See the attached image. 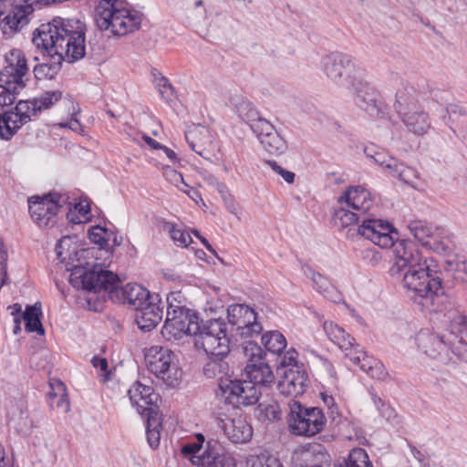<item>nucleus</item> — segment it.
Masks as SVG:
<instances>
[{
  "label": "nucleus",
  "mask_w": 467,
  "mask_h": 467,
  "mask_svg": "<svg viewBox=\"0 0 467 467\" xmlns=\"http://www.w3.org/2000/svg\"><path fill=\"white\" fill-rule=\"evenodd\" d=\"M392 276H401V285L407 296L422 309L439 311L443 288L435 261L422 254L411 241L400 240L395 245L394 263L389 268Z\"/></svg>",
  "instance_id": "nucleus-1"
},
{
  "label": "nucleus",
  "mask_w": 467,
  "mask_h": 467,
  "mask_svg": "<svg viewBox=\"0 0 467 467\" xmlns=\"http://www.w3.org/2000/svg\"><path fill=\"white\" fill-rule=\"evenodd\" d=\"M67 270L71 272L69 283L74 287L94 293L107 291L112 301L129 304L134 310L141 308L155 297V295H150L146 288L138 284L119 286L117 275L104 270L99 265L91 268L78 265L67 268Z\"/></svg>",
  "instance_id": "nucleus-2"
},
{
  "label": "nucleus",
  "mask_w": 467,
  "mask_h": 467,
  "mask_svg": "<svg viewBox=\"0 0 467 467\" xmlns=\"http://www.w3.org/2000/svg\"><path fill=\"white\" fill-rule=\"evenodd\" d=\"M85 31V25L79 20L56 18L34 33L33 43L62 61L74 62L86 54Z\"/></svg>",
  "instance_id": "nucleus-3"
},
{
  "label": "nucleus",
  "mask_w": 467,
  "mask_h": 467,
  "mask_svg": "<svg viewBox=\"0 0 467 467\" xmlns=\"http://www.w3.org/2000/svg\"><path fill=\"white\" fill-rule=\"evenodd\" d=\"M95 22L99 30L121 36L139 28L140 18L119 8L118 0H100L95 9Z\"/></svg>",
  "instance_id": "nucleus-4"
},
{
  "label": "nucleus",
  "mask_w": 467,
  "mask_h": 467,
  "mask_svg": "<svg viewBox=\"0 0 467 467\" xmlns=\"http://www.w3.org/2000/svg\"><path fill=\"white\" fill-rule=\"evenodd\" d=\"M286 421L291 433L312 437L323 431L327 419L320 408L304 407L295 400H289Z\"/></svg>",
  "instance_id": "nucleus-5"
},
{
  "label": "nucleus",
  "mask_w": 467,
  "mask_h": 467,
  "mask_svg": "<svg viewBox=\"0 0 467 467\" xmlns=\"http://www.w3.org/2000/svg\"><path fill=\"white\" fill-rule=\"evenodd\" d=\"M194 345L207 356H227L230 351V340L226 333V324L220 319L207 321L199 327L194 337Z\"/></svg>",
  "instance_id": "nucleus-6"
},
{
  "label": "nucleus",
  "mask_w": 467,
  "mask_h": 467,
  "mask_svg": "<svg viewBox=\"0 0 467 467\" xmlns=\"http://www.w3.org/2000/svg\"><path fill=\"white\" fill-rule=\"evenodd\" d=\"M408 229L420 244L435 253H449L453 246L451 233L444 227L433 225L424 220H413Z\"/></svg>",
  "instance_id": "nucleus-7"
},
{
  "label": "nucleus",
  "mask_w": 467,
  "mask_h": 467,
  "mask_svg": "<svg viewBox=\"0 0 467 467\" xmlns=\"http://www.w3.org/2000/svg\"><path fill=\"white\" fill-rule=\"evenodd\" d=\"M174 359L173 352L161 346L150 347L145 354L148 369L170 387L178 385L182 375Z\"/></svg>",
  "instance_id": "nucleus-8"
},
{
  "label": "nucleus",
  "mask_w": 467,
  "mask_h": 467,
  "mask_svg": "<svg viewBox=\"0 0 467 467\" xmlns=\"http://www.w3.org/2000/svg\"><path fill=\"white\" fill-rule=\"evenodd\" d=\"M168 304L166 320L161 329L162 337L168 341L179 340L186 335L195 337L200 327L198 317L183 306H175L170 302Z\"/></svg>",
  "instance_id": "nucleus-9"
},
{
  "label": "nucleus",
  "mask_w": 467,
  "mask_h": 467,
  "mask_svg": "<svg viewBox=\"0 0 467 467\" xmlns=\"http://www.w3.org/2000/svg\"><path fill=\"white\" fill-rule=\"evenodd\" d=\"M321 69L335 84L347 88L348 79H353L364 70L357 67L351 57L342 52H331L321 58Z\"/></svg>",
  "instance_id": "nucleus-10"
},
{
  "label": "nucleus",
  "mask_w": 467,
  "mask_h": 467,
  "mask_svg": "<svg viewBox=\"0 0 467 467\" xmlns=\"http://www.w3.org/2000/svg\"><path fill=\"white\" fill-rule=\"evenodd\" d=\"M216 396L233 407L250 406L259 399V391L248 379L223 380Z\"/></svg>",
  "instance_id": "nucleus-11"
},
{
  "label": "nucleus",
  "mask_w": 467,
  "mask_h": 467,
  "mask_svg": "<svg viewBox=\"0 0 467 467\" xmlns=\"http://www.w3.org/2000/svg\"><path fill=\"white\" fill-rule=\"evenodd\" d=\"M29 67L24 52L12 49L5 55V66L0 71V82L9 90H22L26 87Z\"/></svg>",
  "instance_id": "nucleus-12"
},
{
  "label": "nucleus",
  "mask_w": 467,
  "mask_h": 467,
  "mask_svg": "<svg viewBox=\"0 0 467 467\" xmlns=\"http://www.w3.org/2000/svg\"><path fill=\"white\" fill-rule=\"evenodd\" d=\"M361 235L374 244L381 248H393L395 254V245L399 242H395L398 233L388 221L371 218L366 216L362 218V223L359 225Z\"/></svg>",
  "instance_id": "nucleus-13"
},
{
  "label": "nucleus",
  "mask_w": 467,
  "mask_h": 467,
  "mask_svg": "<svg viewBox=\"0 0 467 467\" xmlns=\"http://www.w3.org/2000/svg\"><path fill=\"white\" fill-rule=\"evenodd\" d=\"M346 88L354 94L356 104L370 116H379L381 112V103L376 89L365 79L364 71L353 79H348Z\"/></svg>",
  "instance_id": "nucleus-14"
},
{
  "label": "nucleus",
  "mask_w": 467,
  "mask_h": 467,
  "mask_svg": "<svg viewBox=\"0 0 467 467\" xmlns=\"http://www.w3.org/2000/svg\"><path fill=\"white\" fill-rule=\"evenodd\" d=\"M449 320L448 339L451 342L450 355L467 363V317L458 310L447 313Z\"/></svg>",
  "instance_id": "nucleus-15"
},
{
  "label": "nucleus",
  "mask_w": 467,
  "mask_h": 467,
  "mask_svg": "<svg viewBox=\"0 0 467 467\" xmlns=\"http://www.w3.org/2000/svg\"><path fill=\"white\" fill-rule=\"evenodd\" d=\"M59 193L54 192L43 197L33 196L28 200V208L32 219L39 226H52L60 208Z\"/></svg>",
  "instance_id": "nucleus-16"
},
{
  "label": "nucleus",
  "mask_w": 467,
  "mask_h": 467,
  "mask_svg": "<svg viewBox=\"0 0 467 467\" xmlns=\"http://www.w3.org/2000/svg\"><path fill=\"white\" fill-rule=\"evenodd\" d=\"M230 324L236 327V332L242 337H254L260 335L263 327L256 321V313L246 305H232L227 309Z\"/></svg>",
  "instance_id": "nucleus-17"
},
{
  "label": "nucleus",
  "mask_w": 467,
  "mask_h": 467,
  "mask_svg": "<svg viewBox=\"0 0 467 467\" xmlns=\"http://www.w3.org/2000/svg\"><path fill=\"white\" fill-rule=\"evenodd\" d=\"M448 331L449 327L441 335L420 331L416 337L418 345L431 358L444 364L448 363L451 360L450 355L451 342H449Z\"/></svg>",
  "instance_id": "nucleus-18"
},
{
  "label": "nucleus",
  "mask_w": 467,
  "mask_h": 467,
  "mask_svg": "<svg viewBox=\"0 0 467 467\" xmlns=\"http://www.w3.org/2000/svg\"><path fill=\"white\" fill-rule=\"evenodd\" d=\"M278 382L277 389L283 396L297 397L306 392L308 376L303 365L285 369Z\"/></svg>",
  "instance_id": "nucleus-19"
},
{
  "label": "nucleus",
  "mask_w": 467,
  "mask_h": 467,
  "mask_svg": "<svg viewBox=\"0 0 467 467\" xmlns=\"http://www.w3.org/2000/svg\"><path fill=\"white\" fill-rule=\"evenodd\" d=\"M201 467H235V460L225 448L216 441H209L205 451L197 457Z\"/></svg>",
  "instance_id": "nucleus-20"
},
{
  "label": "nucleus",
  "mask_w": 467,
  "mask_h": 467,
  "mask_svg": "<svg viewBox=\"0 0 467 467\" xmlns=\"http://www.w3.org/2000/svg\"><path fill=\"white\" fill-rule=\"evenodd\" d=\"M254 133L261 144L270 154H283L286 149V141L277 133L269 121H260L254 125Z\"/></svg>",
  "instance_id": "nucleus-21"
},
{
  "label": "nucleus",
  "mask_w": 467,
  "mask_h": 467,
  "mask_svg": "<svg viewBox=\"0 0 467 467\" xmlns=\"http://www.w3.org/2000/svg\"><path fill=\"white\" fill-rule=\"evenodd\" d=\"M128 395L131 404L137 408L138 412L141 415L148 416V408H158L157 402L160 396L150 386L135 382L128 390Z\"/></svg>",
  "instance_id": "nucleus-22"
},
{
  "label": "nucleus",
  "mask_w": 467,
  "mask_h": 467,
  "mask_svg": "<svg viewBox=\"0 0 467 467\" xmlns=\"http://www.w3.org/2000/svg\"><path fill=\"white\" fill-rule=\"evenodd\" d=\"M349 359L355 365L359 366L360 369L372 379L380 381H387L389 379V373L384 364L373 357L367 355L361 347L355 351L354 355H350Z\"/></svg>",
  "instance_id": "nucleus-23"
},
{
  "label": "nucleus",
  "mask_w": 467,
  "mask_h": 467,
  "mask_svg": "<svg viewBox=\"0 0 467 467\" xmlns=\"http://www.w3.org/2000/svg\"><path fill=\"white\" fill-rule=\"evenodd\" d=\"M323 328L327 337L345 352L347 358H350V355H354L355 351L360 348L358 344H356L355 338L337 324L332 321H326L324 322Z\"/></svg>",
  "instance_id": "nucleus-24"
},
{
  "label": "nucleus",
  "mask_w": 467,
  "mask_h": 467,
  "mask_svg": "<svg viewBox=\"0 0 467 467\" xmlns=\"http://www.w3.org/2000/svg\"><path fill=\"white\" fill-rule=\"evenodd\" d=\"M159 302L158 295H155V297L145 306L135 310V320L141 330L150 331L161 322L162 318V309L160 307Z\"/></svg>",
  "instance_id": "nucleus-25"
},
{
  "label": "nucleus",
  "mask_w": 467,
  "mask_h": 467,
  "mask_svg": "<svg viewBox=\"0 0 467 467\" xmlns=\"http://www.w3.org/2000/svg\"><path fill=\"white\" fill-rule=\"evenodd\" d=\"M340 203L345 202L348 207L366 217V213L371 206L369 192L361 186L349 187L338 198Z\"/></svg>",
  "instance_id": "nucleus-26"
},
{
  "label": "nucleus",
  "mask_w": 467,
  "mask_h": 467,
  "mask_svg": "<svg viewBox=\"0 0 467 467\" xmlns=\"http://www.w3.org/2000/svg\"><path fill=\"white\" fill-rule=\"evenodd\" d=\"M301 467H330V457L321 444H314L296 454Z\"/></svg>",
  "instance_id": "nucleus-27"
},
{
  "label": "nucleus",
  "mask_w": 467,
  "mask_h": 467,
  "mask_svg": "<svg viewBox=\"0 0 467 467\" xmlns=\"http://www.w3.org/2000/svg\"><path fill=\"white\" fill-rule=\"evenodd\" d=\"M224 434L234 443H245L253 435L252 427L243 419H227L222 420Z\"/></svg>",
  "instance_id": "nucleus-28"
},
{
  "label": "nucleus",
  "mask_w": 467,
  "mask_h": 467,
  "mask_svg": "<svg viewBox=\"0 0 467 467\" xmlns=\"http://www.w3.org/2000/svg\"><path fill=\"white\" fill-rule=\"evenodd\" d=\"M248 381L259 386L269 387L275 382V376L270 366L265 362L248 363L245 367Z\"/></svg>",
  "instance_id": "nucleus-29"
},
{
  "label": "nucleus",
  "mask_w": 467,
  "mask_h": 467,
  "mask_svg": "<svg viewBox=\"0 0 467 467\" xmlns=\"http://www.w3.org/2000/svg\"><path fill=\"white\" fill-rule=\"evenodd\" d=\"M227 356H208V360L203 366V374L208 379H216L218 386L223 380H230V366L225 360Z\"/></svg>",
  "instance_id": "nucleus-30"
},
{
  "label": "nucleus",
  "mask_w": 467,
  "mask_h": 467,
  "mask_svg": "<svg viewBox=\"0 0 467 467\" xmlns=\"http://www.w3.org/2000/svg\"><path fill=\"white\" fill-rule=\"evenodd\" d=\"M304 275L312 279L317 290L332 302H339L341 295L338 290L330 284L329 280L319 273H316L311 267L305 265L302 268Z\"/></svg>",
  "instance_id": "nucleus-31"
},
{
  "label": "nucleus",
  "mask_w": 467,
  "mask_h": 467,
  "mask_svg": "<svg viewBox=\"0 0 467 467\" xmlns=\"http://www.w3.org/2000/svg\"><path fill=\"white\" fill-rule=\"evenodd\" d=\"M400 118L407 130L415 135H423L431 128L429 116L422 110L415 109Z\"/></svg>",
  "instance_id": "nucleus-32"
},
{
  "label": "nucleus",
  "mask_w": 467,
  "mask_h": 467,
  "mask_svg": "<svg viewBox=\"0 0 467 467\" xmlns=\"http://www.w3.org/2000/svg\"><path fill=\"white\" fill-rule=\"evenodd\" d=\"M8 422L16 429L22 431L28 426V417L24 400H11L6 404Z\"/></svg>",
  "instance_id": "nucleus-33"
},
{
  "label": "nucleus",
  "mask_w": 467,
  "mask_h": 467,
  "mask_svg": "<svg viewBox=\"0 0 467 467\" xmlns=\"http://www.w3.org/2000/svg\"><path fill=\"white\" fill-rule=\"evenodd\" d=\"M147 418V441L153 449L160 444L161 430L162 427V416L159 408H148Z\"/></svg>",
  "instance_id": "nucleus-34"
},
{
  "label": "nucleus",
  "mask_w": 467,
  "mask_h": 467,
  "mask_svg": "<svg viewBox=\"0 0 467 467\" xmlns=\"http://www.w3.org/2000/svg\"><path fill=\"white\" fill-rule=\"evenodd\" d=\"M417 92L411 86H405L396 93L394 108L400 116L410 113L416 109Z\"/></svg>",
  "instance_id": "nucleus-35"
},
{
  "label": "nucleus",
  "mask_w": 467,
  "mask_h": 467,
  "mask_svg": "<svg viewBox=\"0 0 467 467\" xmlns=\"http://www.w3.org/2000/svg\"><path fill=\"white\" fill-rule=\"evenodd\" d=\"M42 315L41 306L39 303H36L33 306H27L22 317L25 321V327L27 332H36L39 335L44 334V327L40 321V316Z\"/></svg>",
  "instance_id": "nucleus-36"
},
{
  "label": "nucleus",
  "mask_w": 467,
  "mask_h": 467,
  "mask_svg": "<svg viewBox=\"0 0 467 467\" xmlns=\"http://www.w3.org/2000/svg\"><path fill=\"white\" fill-rule=\"evenodd\" d=\"M390 176L398 178L400 181L414 189H419L420 184L419 171L399 161L396 163L395 171H392Z\"/></svg>",
  "instance_id": "nucleus-37"
},
{
  "label": "nucleus",
  "mask_w": 467,
  "mask_h": 467,
  "mask_svg": "<svg viewBox=\"0 0 467 467\" xmlns=\"http://www.w3.org/2000/svg\"><path fill=\"white\" fill-rule=\"evenodd\" d=\"M235 108L239 118L246 122L254 132L255 124L260 121H268L262 118L254 105L246 99H242Z\"/></svg>",
  "instance_id": "nucleus-38"
},
{
  "label": "nucleus",
  "mask_w": 467,
  "mask_h": 467,
  "mask_svg": "<svg viewBox=\"0 0 467 467\" xmlns=\"http://www.w3.org/2000/svg\"><path fill=\"white\" fill-rule=\"evenodd\" d=\"M261 341L266 350L279 356L283 353L287 345L285 336L277 330L265 332L263 334Z\"/></svg>",
  "instance_id": "nucleus-39"
},
{
  "label": "nucleus",
  "mask_w": 467,
  "mask_h": 467,
  "mask_svg": "<svg viewBox=\"0 0 467 467\" xmlns=\"http://www.w3.org/2000/svg\"><path fill=\"white\" fill-rule=\"evenodd\" d=\"M49 57V62H45L34 67V74L36 78L52 79L60 69L62 60L59 57L53 54H47Z\"/></svg>",
  "instance_id": "nucleus-40"
},
{
  "label": "nucleus",
  "mask_w": 467,
  "mask_h": 467,
  "mask_svg": "<svg viewBox=\"0 0 467 467\" xmlns=\"http://www.w3.org/2000/svg\"><path fill=\"white\" fill-rule=\"evenodd\" d=\"M335 467H372L368 453L362 448H355L350 451L348 456L344 458Z\"/></svg>",
  "instance_id": "nucleus-41"
},
{
  "label": "nucleus",
  "mask_w": 467,
  "mask_h": 467,
  "mask_svg": "<svg viewBox=\"0 0 467 467\" xmlns=\"http://www.w3.org/2000/svg\"><path fill=\"white\" fill-rule=\"evenodd\" d=\"M362 218L363 216L358 213L349 211L345 207L336 209L334 213L335 223L341 229L348 228V226H352L358 223H362Z\"/></svg>",
  "instance_id": "nucleus-42"
},
{
  "label": "nucleus",
  "mask_w": 467,
  "mask_h": 467,
  "mask_svg": "<svg viewBox=\"0 0 467 467\" xmlns=\"http://www.w3.org/2000/svg\"><path fill=\"white\" fill-rule=\"evenodd\" d=\"M246 464L248 467H282L279 459L265 451L258 454H250L246 459Z\"/></svg>",
  "instance_id": "nucleus-43"
},
{
  "label": "nucleus",
  "mask_w": 467,
  "mask_h": 467,
  "mask_svg": "<svg viewBox=\"0 0 467 467\" xmlns=\"http://www.w3.org/2000/svg\"><path fill=\"white\" fill-rule=\"evenodd\" d=\"M365 153L367 157L373 159V161L382 167V169L387 171L389 175L392 171H395V166L398 161L395 158L388 155L384 151H376L373 148H366Z\"/></svg>",
  "instance_id": "nucleus-44"
},
{
  "label": "nucleus",
  "mask_w": 467,
  "mask_h": 467,
  "mask_svg": "<svg viewBox=\"0 0 467 467\" xmlns=\"http://www.w3.org/2000/svg\"><path fill=\"white\" fill-rule=\"evenodd\" d=\"M163 229L170 234L171 238L177 246L188 247L189 244L192 242L189 233H187L183 228L179 227L172 223H164Z\"/></svg>",
  "instance_id": "nucleus-45"
},
{
  "label": "nucleus",
  "mask_w": 467,
  "mask_h": 467,
  "mask_svg": "<svg viewBox=\"0 0 467 467\" xmlns=\"http://www.w3.org/2000/svg\"><path fill=\"white\" fill-rule=\"evenodd\" d=\"M62 92L59 90L46 91L38 98L35 99L33 104V111H40L42 109H49L52 105L61 99Z\"/></svg>",
  "instance_id": "nucleus-46"
},
{
  "label": "nucleus",
  "mask_w": 467,
  "mask_h": 467,
  "mask_svg": "<svg viewBox=\"0 0 467 467\" xmlns=\"http://www.w3.org/2000/svg\"><path fill=\"white\" fill-rule=\"evenodd\" d=\"M203 133H207V130L204 127H194L192 130H189L186 134L185 138L187 140L188 144L190 145L191 149L195 151L199 155H203V151L205 150L204 142L202 141V140H199V136L202 135Z\"/></svg>",
  "instance_id": "nucleus-47"
},
{
  "label": "nucleus",
  "mask_w": 467,
  "mask_h": 467,
  "mask_svg": "<svg viewBox=\"0 0 467 467\" xmlns=\"http://www.w3.org/2000/svg\"><path fill=\"white\" fill-rule=\"evenodd\" d=\"M243 352L250 363L263 362L265 352L255 342L249 340L243 344Z\"/></svg>",
  "instance_id": "nucleus-48"
},
{
  "label": "nucleus",
  "mask_w": 467,
  "mask_h": 467,
  "mask_svg": "<svg viewBox=\"0 0 467 467\" xmlns=\"http://www.w3.org/2000/svg\"><path fill=\"white\" fill-rule=\"evenodd\" d=\"M258 410L260 417L265 420L274 421L281 418L282 410L275 401L268 404H259Z\"/></svg>",
  "instance_id": "nucleus-49"
},
{
  "label": "nucleus",
  "mask_w": 467,
  "mask_h": 467,
  "mask_svg": "<svg viewBox=\"0 0 467 467\" xmlns=\"http://www.w3.org/2000/svg\"><path fill=\"white\" fill-rule=\"evenodd\" d=\"M14 119H11L9 112H4L0 114V138L3 140H10L16 132V129H13Z\"/></svg>",
  "instance_id": "nucleus-50"
},
{
  "label": "nucleus",
  "mask_w": 467,
  "mask_h": 467,
  "mask_svg": "<svg viewBox=\"0 0 467 467\" xmlns=\"http://www.w3.org/2000/svg\"><path fill=\"white\" fill-rule=\"evenodd\" d=\"M72 240L69 236L62 237L56 245V254L61 263H65L67 256L71 259L70 244Z\"/></svg>",
  "instance_id": "nucleus-51"
},
{
  "label": "nucleus",
  "mask_w": 467,
  "mask_h": 467,
  "mask_svg": "<svg viewBox=\"0 0 467 467\" xmlns=\"http://www.w3.org/2000/svg\"><path fill=\"white\" fill-rule=\"evenodd\" d=\"M297 352L295 348L288 349L281 358H280V367L278 368V372L282 373L285 369L292 368L294 366H299L297 362Z\"/></svg>",
  "instance_id": "nucleus-52"
},
{
  "label": "nucleus",
  "mask_w": 467,
  "mask_h": 467,
  "mask_svg": "<svg viewBox=\"0 0 467 467\" xmlns=\"http://www.w3.org/2000/svg\"><path fill=\"white\" fill-rule=\"evenodd\" d=\"M198 442H188L182 447V452L184 455H192V462L197 463V457L195 454L201 450L202 445L204 441V437L202 434L197 435Z\"/></svg>",
  "instance_id": "nucleus-53"
},
{
  "label": "nucleus",
  "mask_w": 467,
  "mask_h": 467,
  "mask_svg": "<svg viewBox=\"0 0 467 467\" xmlns=\"http://www.w3.org/2000/svg\"><path fill=\"white\" fill-rule=\"evenodd\" d=\"M5 83L0 85V107L12 105L16 100V95L21 90H9Z\"/></svg>",
  "instance_id": "nucleus-54"
},
{
  "label": "nucleus",
  "mask_w": 467,
  "mask_h": 467,
  "mask_svg": "<svg viewBox=\"0 0 467 467\" xmlns=\"http://www.w3.org/2000/svg\"><path fill=\"white\" fill-rule=\"evenodd\" d=\"M106 229L100 226H93L88 231V237L90 241L96 244H99L101 248H104L107 244L105 239Z\"/></svg>",
  "instance_id": "nucleus-55"
},
{
  "label": "nucleus",
  "mask_w": 467,
  "mask_h": 467,
  "mask_svg": "<svg viewBox=\"0 0 467 467\" xmlns=\"http://www.w3.org/2000/svg\"><path fill=\"white\" fill-rule=\"evenodd\" d=\"M163 176L165 179L175 186L184 183L182 175L169 165L163 166Z\"/></svg>",
  "instance_id": "nucleus-56"
},
{
  "label": "nucleus",
  "mask_w": 467,
  "mask_h": 467,
  "mask_svg": "<svg viewBox=\"0 0 467 467\" xmlns=\"http://www.w3.org/2000/svg\"><path fill=\"white\" fill-rule=\"evenodd\" d=\"M267 164L273 169V171H275L276 173H278L287 183L294 182V180H295L294 172L283 169L281 166H279L274 161H267Z\"/></svg>",
  "instance_id": "nucleus-57"
},
{
  "label": "nucleus",
  "mask_w": 467,
  "mask_h": 467,
  "mask_svg": "<svg viewBox=\"0 0 467 467\" xmlns=\"http://www.w3.org/2000/svg\"><path fill=\"white\" fill-rule=\"evenodd\" d=\"M91 363L94 368H96L97 369H99L103 373L101 375V377L103 378L104 381H106L109 379V371L108 368L109 365H108V360L106 358L94 357L91 360Z\"/></svg>",
  "instance_id": "nucleus-58"
},
{
  "label": "nucleus",
  "mask_w": 467,
  "mask_h": 467,
  "mask_svg": "<svg viewBox=\"0 0 467 467\" xmlns=\"http://www.w3.org/2000/svg\"><path fill=\"white\" fill-rule=\"evenodd\" d=\"M13 122V129L16 130L21 128V126L30 120V115H22L16 111H8Z\"/></svg>",
  "instance_id": "nucleus-59"
},
{
  "label": "nucleus",
  "mask_w": 467,
  "mask_h": 467,
  "mask_svg": "<svg viewBox=\"0 0 467 467\" xmlns=\"http://www.w3.org/2000/svg\"><path fill=\"white\" fill-rule=\"evenodd\" d=\"M34 101H19L16 107V112H18L22 115H30L31 113L36 114V112L33 111V104Z\"/></svg>",
  "instance_id": "nucleus-60"
},
{
  "label": "nucleus",
  "mask_w": 467,
  "mask_h": 467,
  "mask_svg": "<svg viewBox=\"0 0 467 467\" xmlns=\"http://www.w3.org/2000/svg\"><path fill=\"white\" fill-rule=\"evenodd\" d=\"M380 415L385 418L388 421L391 423H395L397 420V413L393 408H391L389 405L383 406V408L380 409Z\"/></svg>",
  "instance_id": "nucleus-61"
},
{
  "label": "nucleus",
  "mask_w": 467,
  "mask_h": 467,
  "mask_svg": "<svg viewBox=\"0 0 467 467\" xmlns=\"http://www.w3.org/2000/svg\"><path fill=\"white\" fill-rule=\"evenodd\" d=\"M364 259L368 261L371 265H376L381 259V255L374 249H367L364 251Z\"/></svg>",
  "instance_id": "nucleus-62"
},
{
  "label": "nucleus",
  "mask_w": 467,
  "mask_h": 467,
  "mask_svg": "<svg viewBox=\"0 0 467 467\" xmlns=\"http://www.w3.org/2000/svg\"><path fill=\"white\" fill-rule=\"evenodd\" d=\"M156 82H157V86L160 88V92H161V96H164V94L167 92V89H170L171 93L173 92V88H172L171 84L170 83L168 78H166L165 77L160 76L156 79Z\"/></svg>",
  "instance_id": "nucleus-63"
},
{
  "label": "nucleus",
  "mask_w": 467,
  "mask_h": 467,
  "mask_svg": "<svg viewBox=\"0 0 467 467\" xmlns=\"http://www.w3.org/2000/svg\"><path fill=\"white\" fill-rule=\"evenodd\" d=\"M346 229L345 235L348 239L354 240L355 238L363 237L361 235V232L359 231V226H356V224H353L352 226H348Z\"/></svg>",
  "instance_id": "nucleus-64"
}]
</instances>
